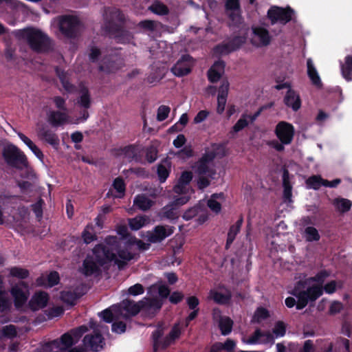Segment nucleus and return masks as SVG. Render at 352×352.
Listing matches in <instances>:
<instances>
[{
    "label": "nucleus",
    "mask_w": 352,
    "mask_h": 352,
    "mask_svg": "<svg viewBox=\"0 0 352 352\" xmlns=\"http://www.w3.org/2000/svg\"><path fill=\"white\" fill-rule=\"evenodd\" d=\"M100 263L114 261L119 269L124 268L129 261L134 258L135 254L126 249H121L120 241L116 236H108L104 243L94 247Z\"/></svg>",
    "instance_id": "nucleus-1"
},
{
    "label": "nucleus",
    "mask_w": 352,
    "mask_h": 352,
    "mask_svg": "<svg viewBox=\"0 0 352 352\" xmlns=\"http://www.w3.org/2000/svg\"><path fill=\"white\" fill-rule=\"evenodd\" d=\"M14 34L16 38L26 41L30 49L34 52H48L52 50L50 38L38 28H26L14 32Z\"/></svg>",
    "instance_id": "nucleus-2"
},
{
    "label": "nucleus",
    "mask_w": 352,
    "mask_h": 352,
    "mask_svg": "<svg viewBox=\"0 0 352 352\" xmlns=\"http://www.w3.org/2000/svg\"><path fill=\"white\" fill-rule=\"evenodd\" d=\"M2 157L8 166L17 170H23L28 167L26 155L16 146L9 144L2 151Z\"/></svg>",
    "instance_id": "nucleus-3"
},
{
    "label": "nucleus",
    "mask_w": 352,
    "mask_h": 352,
    "mask_svg": "<svg viewBox=\"0 0 352 352\" xmlns=\"http://www.w3.org/2000/svg\"><path fill=\"white\" fill-rule=\"evenodd\" d=\"M305 283L298 281L297 285L294 288L292 294L298 298L296 304L297 309H302L306 307L308 302L315 301L323 293L322 287L320 285L309 287L307 290L301 291L305 287Z\"/></svg>",
    "instance_id": "nucleus-4"
},
{
    "label": "nucleus",
    "mask_w": 352,
    "mask_h": 352,
    "mask_svg": "<svg viewBox=\"0 0 352 352\" xmlns=\"http://www.w3.org/2000/svg\"><path fill=\"white\" fill-rule=\"evenodd\" d=\"M89 327L94 330V333L87 334L84 337L83 345L86 349L97 352L101 350L104 344V338L100 332L107 329V327L92 320L89 322Z\"/></svg>",
    "instance_id": "nucleus-5"
},
{
    "label": "nucleus",
    "mask_w": 352,
    "mask_h": 352,
    "mask_svg": "<svg viewBox=\"0 0 352 352\" xmlns=\"http://www.w3.org/2000/svg\"><path fill=\"white\" fill-rule=\"evenodd\" d=\"M81 23L78 17L73 15H63L60 17L58 27L62 34L67 38L77 37Z\"/></svg>",
    "instance_id": "nucleus-6"
},
{
    "label": "nucleus",
    "mask_w": 352,
    "mask_h": 352,
    "mask_svg": "<svg viewBox=\"0 0 352 352\" xmlns=\"http://www.w3.org/2000/svg\"><path fill=\"white\" fill-rule=\"evenodd\" d=\"M105 29L108 31L118 30V28L124 25L125 16L123 12L116 8H107L104 10Z\"/></svg>",
    "instance_id": "nucleus-7"
},
{
    "label": "nucleus",
    "mask_w": 352,
    "mask_h": 352,
    "mask_svg": "<svg viewBox=\"0 0 352 352\" xmlns=\"http://www.w3.org/2000/svg\"><path fill=\"white\" fill-rule=\"evenodd\" d=\"M112 309L117 317L126 319L140 312V301L135 302L133 300L126 299L118 305L113 306Z\"/></svg>",
    "instance_id": "nucleus-8"
},
{
    "label": "nucleus",
    "mask_w": 352,
    "mask_h": 352,
    "mask_svg": "<svg viewBox=\"0 0 352 352\" xmlns=\"http://www.w3.org/2000/svg\"><path fill=\"white\" fill-rule=\"evenodd\" d=\"M143 146L139 143L121 146L116 150L117 155H124L129 162L134 161L137 163L142 162Z\"/></svg>",
    "instance_id": "nucleus-9"
},
{
    "label": "nucleus",
    "mask_w": 352,
    "mask_h": 352,
    "mask_svg": "<svg viewBox=\"0 0 352 352\" xmlns=\"http://www.w3.org/2000/svg\"><path fill=\"white\" fill-rule=\"evenodd\" d=\"M293 12L294 11L290 7L283 8L278 6H272L267 11V17L272 25L278 21L286 24L292 20Z\"/></svg>",
    "instance_id": "nucleus-10"
},
{
    "label": "nucleus",
    "mask_w": 352,
    "mask_h": 352,
    "mask_svg": "<svg viewBox=\"0 0 352 352\" xmlns=\"http://www.w3.org/2000/svg\"><path fill=\"white\" fill-rule=\"evenodd\" d=\"M193 59L189 54H184L172 67L171 72L177 77H183L191 72Z\"/></svg>",
    "instance_id": "nucleus-11"
},
{
    "label": "nucleus",
    "mask_w": 352,
    "mask_h": 352,
    "mask_svg": "<svg viewBox=\"0 0 352 352\" xmlns=\"http://www.w3.org/2000/svg\"><path fill=\"white\" fill-rule=\"evenodd\" d=\"M274 132L281 143L289 144L294 138V127L289 122L281 121L276 124Z\"/></svg>",
    "instance_id": "nucleus-12"
},
{
    "label": "nucleus",
    "mask_w": 352,
    "mask_h": 352,
    "mask_svg": "<svg viewBox=\"0 0 352 352\" xmlns=\"http://www.w3.org/2000/svg\"><path fill=\"white\" fill-rule=\"evenodd\" d=\"M94 256H87L84 260L82 267V273L87 276H91L100 271V267L105 263H100L98 258L93 249Z\"/></svg>",
    "instance_id": "nucleus-13"
},
{
    "label": "nucleus",
    "mask_w": 352,
    "mask_h": 352,
    "mask_svg": "<svg viewBox=\"0 0 352 352\" xmlns=\"http://www.w3.org/2000/svg\"><path fill=\"white\" fill-rule=\"evenodd\" d=\"M226 63L222 60L215 61L208 70L207 76L208 80L212 83L217 82L225 72Z\"/></svg>",
    "instance_id": "nucleus-14"
},
{
    "label": "nucleus",
    "mask_w": 352,
    "mask_h": 352,
    "mask_svg": "<svg viewBox=\"0 0 352 352\" xmlns=\"http://www.w3.org/2000/svg\"><path fill=\"white\" fill-rule=\"evenodd\" d=\"M38 136L40 139L45 141L54 148H56L60 143L58 136L51 129L42 125L37 130Z\"/></svg>",
    "instance_id": "nucleus-15"
},
{
    "label": "nucleus",
    "mask_w": 352,
    "mask_h": 352,
    "mask_svg": "<svg viewBox=\"0 0 352 352\" xmlns=\"http://www.w3.org/2000/svg\"><path fill=\"white\" fill-rule=\"evenodd\" d=\"M68 118L67 113L64 111L52 110L47 113V122L53 127L64 125L67 122Z\"/></svg>",
    "instance_id": "nucleus-16"
},
{
    "label": "nucleus",
    "mask_w": 352,
    "mask_h": 352,
    "mask_svg": "<svg viewBox=\"0 0 352 352\" xmlns=\"http://www.w3.org/2000/svg\"><path fill=\"white\" fill-rule=\"evenodd\" d=\"M28 285L24 282L12 287L11 294L14 298L15 305L20 307L23 305L28 299V296L25 290H27Z\"/></svg>",
    "instance_id": "nucleus-17"
},
{
    "label": "nucleus",
    "mask_w": 352,
    "mask_h": 352,
    "mask_svg": "<svg viewBox=\"0 0 352 352\" xmlns=\"http://www.w3.org/2000/svg\"><path fill=\"white\" fill-rule=\"evenodd\" d=\"M285 104L297 111L301 107V99L299 94L292 88H289L283 99Z\"/></svg>",
    "instance_id": "nucleus-18"
},
{
    "label": "nucleus",
    "mask_w": 352,
    "mask_h": 352,
    "mask_svg": "<svg viewBox=\"0 0 352 352\" xmlns=\"http://www.w3.org/2000/svg\"><path fill=\"white\" fill-rule=\"evenodd\" d=\"M162 305V301L157 298H145L140 301V311L144 310L149 314H154L161 309Z\"/></svg>",
    "instance_id": "nucleus-19"
},
{
    "label": "nucleus",
    "mask_w": 352,
    "mask_h": 352,
    "mask_svg": "<svg viewBox=\"0 0 352 352\" xmlns=\"http://www.w3.org/2000/svg\"><path fill=\"white\" fill-rule=\"evenodd\" d=\"M48 302V295L44 292L36 293L31 298L29 305L33 311L44 308Z\"/></svg>",
    "instance_id": "nucleus-20"
},
{
    "label": "nucleus",
    "mask_w": 352,
    "mask_h": 352,
    "mask_svg": "<svg viewBox=\"0 0 352 352\" xmlns=\"http://www.w3.org/2000/svg\"><path fill=\"white\" fill-rule=\"evenodd\" d=\"M172 232L171 229H166L164 226H157L152 232L148 234V239L151 243L160 242Z\"/></svg>",
    "instance_id": "nucleus-21"
},
{
    "label": "nucleus",
    "mask_w": 352,
    "mask_h": 352,
    "mask_svg": "<svg viewBox=\"0 0 352 352\" xmlns=\"http://www.w3.org/2000/svg\"><path fill=\"white\" fill-rule=\"evenodd\" d=\"M283 199L285 203L292 202V186L289 181V173L288 170L284 169L283 173Z\"/></svg>",
    "instance_id": "nucleus-22"
},
{
    "label": "nucleus",
    "mask_w": 352,
    "mask_h": 352,
    "mask_svg": "<svg viewBox=\"0 0 352 352\" xmlns=\"http://www.w3.org/2000/svg\"><path fill=\"white\" fill-rule=\"evenodd\" d=\"M118 30L116 31H108V32L114 36L117 43H129L133 38V34L123 28V25H120L118 28Z\"/></svg>",
    "instance_id": "nucleus-23"
},
{
    "label": "nucleus",
    "mask_w": 352,
    "mask_h": 352,
    "mask_svg": "<svg viewBox=\"0 0 352 352\" xmlns=\"http://www.w3.org/2000/svg\"><path fill=\"white\" fill-rule=\"evenodd\" d=\"M159 216L168 220H177L180 217V210L170 202L160 210Z\"/></svg>",
    "instance_id": "nucleus-24"
},
{
    "label": "nucleus",
    "mask_w": 352,
    "mask_h": 352,
    "mask_svg": "<svg viewBox=\"0 0 352 352\" xmlns=\"http://www.w3.org/2000/svg\"><path fill=\"white\" fill-rule=\"evenodd\" d=\"M307 76L309 78L311 83L316 87L320 88L322 85L320 77L318 72L314 65L311 58L307 60Z\"/></svg>",
    "instance_id": "nucleus-25"
},
{
    "label": "nucleus",
    "mask_w": 352,
    "mask_h": 352,
    "mask_svg": "<svg viewBox=\"0 0 352 352\" xmlns=\"http://www.w3.org/2000/svg\"><path fill=\"white\" fill-rule=\"evenodd\" d=\"M332 204L337 212L343 214L351 210L352 201L348 199L339 197L333 199Z\"/></svg>",
    "instance_id": "nucleus-26"
},
{
    "label": "nucleus",
    "mask_w": 352,
    "mask_h": 352,
    "mask_svg": "<svg viewBox=\"0 0 352 352\" xmlns=\"http://www.w3.org/2000/svg\"><path fill=\"white\" fill-rule=\"evenodd\" d=\"M252 32L259 38L261 45L267 46L270 43L271 36L266 28L260 26L255 27L252 28Z\"/></svg>",
    "instance_id": "nucleus-27"
},
{
    "label": "nucleus",
    "mask_w": 352,
    "mask_h": 352,
    "mask_svg": "<svg viewBox=\"0 0 352 352\" xmlns=\"http://www.w3.org/2000/svg\"><path fill=\"white\" fill-rule=\"evenodd\" d=\"M153 204L154 202L144 194L138 195L133 200V205L144 211L150 209Z\"/></svg>",
    "instance_id": "nucleus-28"
},
{
    "label": "nucleus",
    "mask_w": 352,
    "mask_h": 352,
    "mask_svg": "<svg viewBox=\"0 0 352 352\" xmlns=\"http://www.w3.org/2000/svg\"><path fill=\"white\" fill-rule=\"evenodd\" d=\"M19 138L28 146L33 153L40 160L43 157L42 151L34 144V142L22 133H19Z\"/></svg>",
    "instance_id": "nucleus-29"
},
{
    "label": "nucleus",
    "mask_w": 352,
    "mask_h": 352,
    "mask_svg": "<svg viewBox=\"0 0 352 352\" xmlns=\"http://www.w3.org/2000/svg\"><path fill=\"white\" fill-rule=\"evenodd\" d=\"M80 96L78 98V103L84 109H89L91 107V100L89 91L86 87L80 89Z\"/></svg>",
    "instance_id": "nucleus-30"
},
{
    "label": "nucleus",
    "mask_w": 352,
    "mask_h": 352,
    "mask_svg": "<svg viewBox=\"0 0 352 352\" xmlns=\"http://www.w3.org/2000/svg\"><path fill=\"white\" fill-rule=\"evenodd\" d=\"M230 22L228 23L229 27L239 28L243 23V18L241 11H231L226 12Z\"/></svg>",
    "instance_id": "nucleus-31"
},
{
    "label": "nucleus",
    "mask_w": 352,
    "mask_h": 352,
    "mask_svg": "<svg viewBox=\"0 0 352 352\" xmlns=\"http://www.w3.org/2000/svg\"><path fill=\"white\" fill-rule=\"evenodd\" d=\"M343 77L346 80L352 79V56L348 55L345 57V63L341 67Z\"/></svg>",
    "instance_id": "nucleus-32"
},
{
    "label": "nucleus",
    "mask_w": 352,
    "mask_h": 352,
    "mask_svg": "<svg viewBox=\"0 0 352 352\" xmlns=\"http://www.w3.org/2000/svg\"><path fill=\"white\" fill-rule=\"evenodd\" d=\"M324 180L320 175H312L306 180V184L308 188L318 190L324 184Z\"/></svg>",
    "instance_id": "nucleus-33"
},
{
    "label": "nucleus",
    "mask_w": 352,
    "mask_h": 352,
    "mask_svg": "<svg viewBox=\"0 0 352 352\" xmlns=\"http://www.w3.org/2000/svg\"><path fill=\"white\" fill-rule=\"evenodd\" d=\"M241 227V221H237L235 224L232 226L228 233V239L226 244V248L228 249L230 245L234 241L236 234L239 232Z\"/></svg>",
    "instance_id": "nucleus-34"
},
{
    "label": "nucleus",
    "mask_w": 352,
    "mask_h": 352,
    "mask_svg": "<svg viewBox=\"0 0 352 352\" xmlns=\"http://www.w3.org/2000/svg\"><path fill=\"white\" fill-rule=\"evenodd\" d=\"M223 193H214L211 196V198L208 200V207L214 212L219 213L221 209V204L217 201L216 199L223 197Z\"/></svg>",
    "instance_id": "nucleus-35"
},
{
    "label": "nucleus",
    "mask_w": 352,
    "mask_h": 352,
    "mask_svg": "<svg viewBox=\"0 0 352 352\" xmlns=\"http://www.w3.org/2000/svg\"><path fill=\"white\" fill-rule=\"evenodd\" d=\"M233 322L228 317H221L219 322V326L223 335L229 334L232 328Z\"/></svg>",
    "instance_id": "nucleus-36"
},
{
    "label": "nucleus",
    "mask_w": 352,
    "mask_h": 352,
    "mask_svg": "<svg viewBox=\"0 0 352 352\" xmlns=\"http://www.w3.org/2000/svg\"><path fill=\"white\" fill-rule=\"evenodd\" d=\"M149 10L158 15H166L169 12V10L168 7L160 1H155L153 4L149 7Z\"/></svg>",
    "instance_id": "nucleus-37"
},
{
    "label": "nucleus",
    "mask_w": 352,
    "mask_h": 352,
    "mask_svg": "<svg viewBox=\"0 0 352 352\" xmlns=\"http://www.w3.org/2000/svg\"><path fill=\"white\" fill-rule=\"evenodd\" d=\"M250 122L247 118L246 113H243L241 118L236 121L234 125L232 128L231 133H236L250 124Z\"/></svg>",
    "instance_id": "nucleus-38"
},
{
    "label": "nucleus",
    "mask_w": 352,
    "mask_h": 352,
    "mask_svg": "<svg viewBox=\"0 0 352 352\" xmlns=\"http://www.w3.org/2000/svg\"><path fill=\"white\" fill-rule=\"evenodd\" d=\"M304 237L309 242L318 241L320 239V234L316 228L308 226L305 229Z\"/></svg>",
    "instance_id": "nucleus-39"
},
{
    "label": "nucleus",
    "mask_w": 352,
    "mask_h": 352,
    "mask_svg": "<svg viewBox=\"0 0 352 352\" xmlns=\"http://www.w3.org/2000/svg\"><path fill=\"white\" fill-rule=\"evenodd\" d=\"M246 41V36H234L232 37L229 41L228 43L233 50V52H235L238 50Z\"/></svg>",
    "instance_id": "nucleus-40"
},
{
    "label": "nucleus",
    "mask_w": 352,
    "mask_h": 352,
    "mask_svg": "<svg viewBox=\"0 0 352 352\" xmlns=\"http://www.w3.org/2000/svg\"><path fill=\"white\" fill-rule=\"evenodd\" d=\"M113 187L119 193L118 195L116 196V197L121 198L124 195L126 184L122 177H118L114 179L113 182Z\"/></svg>",
    "instance_id": "nucleus-41"
},
{
    "label": "nucleus",
    "mask_w": 352,
    "mask_h": 352,
    "mask_svg": "<svg viewBox=\"0 0 352 352\" xmlns=\"http://www.w3.org/2000/svg\"><path fill=\"white\" fill-rule=\"evenodd\" d=\"M79 297L80 295L70 290L63 291L60 295L62 300L69 305H74Z\"/></svg>",
    "instance_id": "nucleus-42"
},
{
    "label": "nucleus",
    "mask_w": 352,
    "mask_h": 352,
    "mask_svg": "<svg viewBox=\"0 0 352 352\" xmlns=\"http://www.w3.org/2000/svg\"><path fill=\"white\" fill-rule=\"evenodd\" d=\"M60 342L64 346V347L60 348V351H65L72 346L76 343L74 340L73 336L69 333H64L60 337Z\"/></svg>",
    "instance_id": "nucleus-43"
},
{
    "label": "nucleus",
    "mask_w": 352,
    "mask_h": 352,
    "mask_svg": "<svg viewBox=\"0 0 352 352\" xmlns=\"http://www.w3.org/2000/svg\"><path fill=\"white\" fill-rule=\"evenodd\" d=\"M232 52L233 50L230 47L228 42L218 44L214 47V53L215 54L225 55L229 54Z\"/></svg>",
    "instance_id": "nucleus-44"
},
{
    "label": "nucleus",
    "mask_w": 352,
    "mask_h": 352,
    "mask_svg": "<svg viewBox=\"0 0 352 352\" xmlns=\"http://www.w3.org/2000/svg\"><path fill=\"white\" fill-rule=\"evenodd\" d=\"M82 236L86 243H89L96 239V232L94 230L91 225H88L83 232Z\"/></svg>",
    "instance_id": "nucleus-45"
},
{
    "label": "nucleus",
    "mask_w": 352,
    "mask_h": 352,
    "mask_svg": "<svg viewBox=\"0 0 352 352\" xmlns=\"http://www.w3.org/2000/svg\"><path fill=\"white\" fill-rule=\"evenodd\" d=\"M270 316L268 311L263 308H258L253 316L252 322L259 323L261 320L267 319Z\"/></svg>",
    "instance_id": "nucleus-46"
},
{
    "label": "nucleus",
    "mask_w": 352,
    "mask_h": 352,
    "mask_svg": "<svg viewBox=\"0 0 352 352\" xmlns=\"http://www.w3.org/2000/svg\"><path fill=\"white\" fill-rule=\"evenodd\" d=\"M10 274L12 276L24 279L29 276V271L21 267H14L10 269Z\"/></svg>",
    "instance_id": "nucleus-47"
},
{
    "label": "nucleus",
    "mask_w": 352,
    "mask_h": 352,
    "mask_svg": "<svg viewBox=\"0 0 352 352\" xmlns=\"http://www.w3.org/2000/svg\"><path fill=\"white\" fill-rule=\"evenodd\" d=\"M209 298L214 300L216 302L220 304H225L230 299L228 296L224 295L216 291H210L209 294Z\"/></svg>",
    "instance_id": "nucleus-48"
},
{
    "label": "nucleus",
    "mask_w": 352,
    "mask_h": 352,
    "mask_svg": "<svg viewBox=\"0 0 352 352\" xmlns=\"http://www.w3.org/2000/svg\"><path fill=\"white\" fill-rule=\"evenodd\" d=\"M157 174L160 182L163 183L168 177L170 170L168 169L164 165L160 164L157 166Z\"/></svg>",
    "instance_id": "nucleus-49"
},
{
    "label": "nucleus",
    "mask_w": 352,
    "mask_h": 352,
    "mask_svg": "<svg viewBox=\"0 0 352 352\" xmlns=\"http://www.w3.org/2000/svg\"><path fill=\"white\" fill-rule=\"evenodd\" d=\"M239 0H226L225 3V12L241 11Z\"/></svg>",
    "instance_id": "nucleus-50"
},
{
    "label": "nucleus",
    "mask_w": 352,
    "mask_h": 352,
    "mask_svg": "<svg viewBox=\"0 0 352 352\" xmlns=\"http://www.w3.org/2000/svg\"><path fill=\"white\" fill-rule=\"evenodd\" d=\"M0 333L2 336L14 338L16 336V327L12 324L6 325L0 329Z\"/></svg>",
    "instance_id": "nucleus-51"
},
{
    "label": "nucleus",
    "mask_w": 352,
    "mask_h": 352,
    "mask_svg": "<svg viewBox=\"0 0 352 352\" xmlns=\"http://www.w3.org/2000/svg\"><path fill=\"white\" fill-rule=\"evenodd\" d=\"M272 333L276 338L285 336L286 333V327L284 322L282 321H278L273 328Z\"/></svg>",
    "instance_id": "nucleus-52"
},
{
    "label": "nucleus",
    "mask_w": 352,
    "mask_h": 352,
    "mask_svg": "<svg viewBox=\"0 0 352 352\" xmlns=\"http://www.w3.org/2000/svg\"><path fill=\"white\" fill-rule=\"evenodd\" d=\"M170 109L166 105H161L158 107L157 120L160 122L165 120L170 113Z\"/></svg>",
    "instance_id": "nucleus-53"
},
{
    "label": "nucleus",
    "mask_w": 352,
    "mask_h": 352,
    "mask_svg": "<svg viewBox=\"0 0 352 352\" xmlns=\"http://www.w3.org/2000/svg\"><path fill=\"white\" fill-rule=\"evenodd\" d=\"M157 149L153 146H151L146 149V159L148 163L154 162L157 157Z\"/></svg>",
    "instance_id": "nucleus-54"
},
{
    "label": "nucleus",
    "mask_w": 352,
    "mask_h": 352,
    "mask_svg": "<svg viewBox=\"0 0 352 352\" xmlns=\"http://www.w3.org/2000/svg\"><path fill=\"white\" fill-rule=\"evenodd\" d=\"M45 202L40 198L36 203L32 204V210L37 218H41L43 216V206Z\"/></svg>",
    "instance_id": "nucleus-55"
},
{
    "label": "nucleus",
    "mask_w": 352,
    "mask_h": 352,
    "mask_svg": "<svg viewBox=\"0 0 352 352\" xmlns=\"http://www.w3.org/2000/svg\"><path fill=\"white\" fill-rule=\"evenodd\" d=\"M55 107L59 111H67L66 100L61 96H57L52 98Z\"/></svg>",
    "instance_id": "nucleus-56"
},
{
    "label": "nucleus",
    "mask_w": 352,
    "mask_h": 352,
    "mask_svg": "<svg viewBox=\"0 0 352 352\" xmlns=\"http://www.w3.org/2000/svg\"><path fill=\"white\" fill-rule=\"evenodd\" d=\"M10 302L4 291L0 290V311L3 312L10 308Z\"/></svg>",
    "instance_id": "nucleus-57"
},
{
    "label": "nucleus",
    "mask_w": 352,
    "mask_h": 352,
    "mask_svg": "<svg viewBox=\"0 0 352 352\" xmlns=\"http://www.w3.org/2000/svg\"><path fill=\"white\" fill-rule=\"evenodd\" d=\"M181 333L180 329L177 324L174 325L170 332L169 333L167 340L165 341L164 346H168L170 344V340H174L179 338Z\"/></svg>",
    "instance_id": "nucleus-58"
},
{
    "label": "nucleus",
    "mask_w": 352,
    "mask_h": 352,
    "mask_svg": "<svg viewBox=\"0 0 352 352\" xmlns=\"http://www.w3.org/2000/svg\"><path fill=\"white\" fill-rule=\"evenodd\" d=\"M100 315L104 320V321L107 322H111L113 317L116 318H119L120 317H117L115 314V312L113 311L112 307L111 309H107L102 311Z\"/></svg>",
    "instance_id": "nucleus-59"
},
{
    "label": "nucleus",
    "mask_w": 352,
    "mask_h": 352,
    "mask_svg": "<svg viewBox=\"0 0 352 352\" xmlns=\"http://www.w3.org/2000/svg\"><path fill=\"white\" fill-rule=\"evenodd\" d=\"M138 27L148 31H154L156 28L155 21L152 20H144L141 21L138 23Z\"/></svg>",
    "instance_id": "nucleus-60"
},
{
    "label": "nucleus",
    "mask_w": 352,
    "mask_h": 352,
    "mask_svg": "<svg viewBox=\"0 0 352 352\" xmlns=\"http://www.w3.org/2000/svg\"><path fill=\"white\" fill-rule=\"evenodd\" d=\"M196 167H197V173L199 175H204L210 173V167L209 164H205L202 162H200L198 160V162L196 163Z\"/></svg>",
    "instance_id": "nucleus-61"
},
{
    "label": "nucleus",
    "mask_w": 352,
    "mask_h": 352,
    "mask_svg": "<svg viewBox=\"0 0 352 352\" xmlns=\"http://www.w3.org/2000/svg\"><path fill=\"white\" fill-rule=\"evenodd\" d=\"M192 179V173L190 171L185 170L182 172L180 177L178 179L180 184L188 186Z\"/></svg>",
    "instance_id": "nucleus-62"
},
{
    "label": "nucleus",
    "mask_w": 352,
    "mask_h": 352,
    "mask_svg": "<svg viewBox=\"0 0 352 352\" xmlns=\"http://www.w3.org/2000/svg\"><path fill=\"white\" fill-rule=\"evenodd\" d=\"M329 276V274L327 271L323 270L318 273L315 276L309 278V280L322 284Z\"/></svg>",
    "instance_id": "nucleus-63"
},
{
    "label": "nucleus",
    "mask_w": 352,
    "mask_h": 352,
    "mask_svg": "<svg viewBox=\"0 0 352 352\" xmlns=\"http://www.w3.org/2000/svg\"><path fill=\"white\" fill-rule=\"evenodd\" d=\"M261 342L264 344L270 343L273 344L274 343V335L272 332L269 331L262 332V337Z\"/></svg>",
    "instance_id": "nucleus-64"
}]
</instances>
